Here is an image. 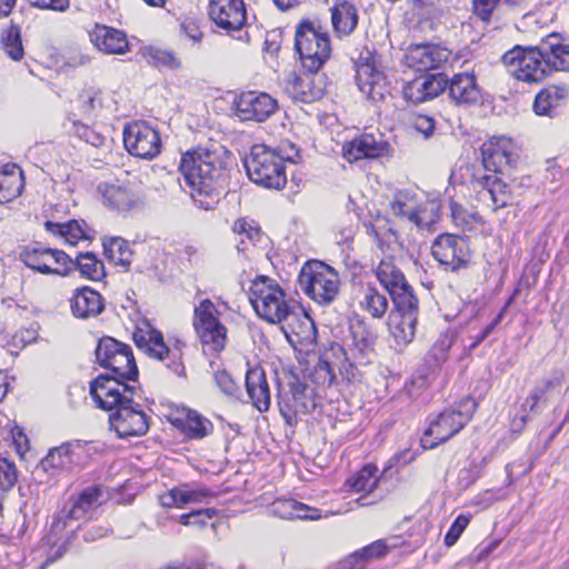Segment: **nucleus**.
Wrapping results in <instances>:
<instances>
[{
    "label": "nucleus",
    "mask_w": 569,
    "mask_h": 569,
    "mask_svg": "<svg viewBox=\"0 0 569 569\" xmlns=\"http://www.w3.org/2000/svg\"><path fill=\"white\" fill-rule=\"evenodd\" d=\"M412 127L416 131L422 133L425 138H429L435 131V120L428 116L419 114L415 117Z\"/></svg>",
    "instance_id": "nucleus-61"
},
{
    "label": "nucleus",
    "mask_w": 569,
    "mask_h": 569,
    "mask_svg": "<svg viewBox=\"0 0 569 569\" xmlns=\"http://www.w3.org/2000/svg\"><path fill=\"white\" fill-rule=\"evenodd\" d=\"M362 311L369 313L373 319H381L389 309L387 297L377 288L368 286L359 302Z\"/></svg>",
    "instance_id": "nucleus-38"
},
{
    "label": "nucleus",
    "mask_w": 569,
    "mask_h": 569,
    "mask_svg": "<svg viewBox=\"0 0 569 569\" xmlns=\"http://www.w3.org/2000/svg\"><path fill=\"white\" fill-rule=\"evenodd\" d=\"M271 511L274 516L282 519L317 520L321 518L319 509L293 499H277L271 506Z\"/></svg>",
    "instance_id": "nucleus-31"
},
{
    "label": "nucleus",
    "mask_w": 569,
    "mask_h": 569,
    "mask_svg": "<svg viewBox=\"0 0 569 569\" xmlns=\"http://www.w3.org/2000/svg\"><path fill=\"white\" fill-rule=\"evenodd\" d=\"M311 379L316 385L322 387H329L335 382V370L325 356L319 359L313 372L311 373Z\"/></svg>",
    "instance_id": "nucleus-51"
},
{
    "label": "nucleus",
    "mask_w": 569,
    "mask_h": 569,
    "mask_svg": "<svg viewBox=\"0 0 569 569\" xmlns=\"http://www.w3.org/2000/svg\"><path fill=\"white\" fill-rule=\"evenodd\" d=\"M318 71H308L300 74L295 71L284 73L282 79L283 91L295 101L311 103L321 99L326 91L322 76Z\"/></svg>",
    "instance_id": "nucleus-14"
},
{
    "label": "nucleus",
    "mask_w": 569,
    "mask_h": 569,
    "mask_svg": "<svg viewBox=\"0 0 569 569\" xmlns=\"http://www.w3.org/2000/svg\"><path fill=\"white\" fill-rule=\"evenodd\" d=\"M136 346L149 357L163 362L166 368L178 376L184 371L182 363V349L179 343L169 347L166 345L162 333L149 322L137 327L133 332Z\"/></svg>",
    "instance_id": "nucleus-9"
},
{
    "label": "nucleus",
    "mask_w": 569,
    "mask_h": 569,
    "mask_svg": "<svg viewBox=\"0 0 569 569\" xmlns=\"http://www.w3.org/2000/svg\"><path fill=\"white\" fill-rule=\"evenodd\" d=\"M377 473L378 468L375 465H366L347 480V486H349L355 492H371L377 488L379 482Z\"/></svg>",
    "instance_id": "nucleus-42"
},
{
    "label": "nucleus",
    "mask_w": 569,
    "mask_h": 569,
    "mask_svg": "<svg viewBox=\"0 0 569 569\" xmlns=\"http://www.w3.org/2000/svg\"><path fill=\"white\" fill-rule=\"evenodd\" d=\"M418 202L416 192L411 190L398 191L390 201V212L393 217L410 222Z\"/></svg>",
    "instance_id": "nucleus-37"
},
{
    "label": "nucleus",
    "mask_w": 569,
    "mask_h": 569,
    "mask_svg": "<svg viewBox=\"0 0 569 569\" xmlns=\"http://www.w3.org/2000/svg\"><path fill=\"white\" fill-rule=\"evenodd\" d=\"M483 170L472 173L471 186L477 202L492 212L513 203L510 187L500 174L509 173L518 153L513 142L506 137H493L481 147Z\"/></svg>",
    "instance_id": "nucleus-2"
},
{
    "label": "nucleus",
    "mask_w": 569,
    "mask_h": 569,
    "mask_svg": "<svg viewBox=\"0 0 569 569\" xmlns=\"http://www.w3.org/2000/svg\"><path fill=\"white\" fill-rule=\"evenodd\" d=\"M392 148L380 134L363 133L343 146V157L349 162L365 158L390 157Z\"/></svg>",
    "instance_id": "nucleus-22"
},
{
    "label": "nucleus",
    "mask_w": 569,
    "mask_h": 569,
    "mask_svg": "<svg viewBox=\"0 0 569 569\" xmlns=\"http://www.w3.org/2000/svg\"><path fill=\"white\" fill-rule=\"evenodd\" d=\"M418 315L419 301L417 297L393 305L389 316V329L399 346H407L413 340Z\"/></svg>",
    "instance_id": "nucleus-16"
},
{
    "label": "nucleus",
    "mask_w": 569,
    "mask_h": 569,
    "mask_svg": "<svg viewBox=\"0 0 569 569\" xmlns=\"http://www.w3.org/2000/svg\"><path fill=\"white\" fill-rule=\"evenodd\" d=\"M187 490L173 488L159 497L160 505L164 508H183L188 505Z\"/></svg>",
    "instance_id": "nucleus-53"
},
{
    "label": "nucleus",
    "mask_w": 569,
    "mask_h": 569,
    "mask_svg": "<svg viewBox=\"0 0 569 569\" xmlns=\"http://www.w3.org/2000/svg\"><path fill=\"white\" fill-rule=\"evenodd\" d=\"M447 86L448 78L443 73L425 74L406 83L402 93L406 100L418 104L438 97Z\"/></svg>",
    "instance_id": "nucleus-23"
},
{
    "label": "nucleus",
    "mask_w": 569,
    "mask_h": 569,
    "mask_svg": "<svg viewBox=\"0 0 569 569\" xmlns=\"http://www.w3.org/2000/svg\"><path fill=\"white\" fill-rule=\"evenodd\" d=\"M214 381L220 390L228 396H237L239 386L227 371H218L214 375Z\"/></svg>",
    "instance_id": "nucleus-57"
},
{
    "label": "nucleus",
    "mask_w": 569,
    "mask_h": 569,
    "mask_svg": "<svg viewBox=\"0 0 569 569\" xmlns=\"http://www.w3.org/2000/svg\"><path fill=\"white\" fill-rule=\"evenodd\" d=\"M180 28L183 31V33L186 34V37L188 39H190L191 41H193L194 43L200 42L203 38V33L200 30L199 24L193 20H184L180 24Z\"/></svg>",
    "instance_id": "nucleus-62"
},
{
    "label": "nucleus",
    "mask_w": 569,
    "mask_h": 569,
    "mask_svg": "<svg viewBox=\"0 0 569 569\" xmlns=\"http://www.w3.org/2000/svg\"><path fill=\"white\" fill-rule=\"evenodd\" d=\"M289 386L293 405L280 402L279 406L286 423L292 426L300 422L298 415L299 412H306L308 402H311L313 390L297 377L291 379Z\"/></svg>",
    "instance_id": "nucleus-26"
},
{
    "label": "nucleus",
    "mask_w": 569,
    "mask_h": 569,
    "mask_svg": "<svg viewBox=\"0 0 569 569\" xmlns=\"http://www.w3.org/2000/svg\"><path fill=\"white\" fill-rule=\"evenodd\" d=\"M20 260L30 269L54 276H67L71 271L73 260L62 250L27 247L20 253Z\"/></svg>",
    "instance_id": "nucleus-11"
},
{
    "label": "nucleus",
    "mask_w": 569,
    "mask_h": 569,
    "mask_svg": "<svg viewBox=\"0 0 569 569\" xmlns=\"http://www.w3.org/2000/svg\"><path fill=\"white\" fill-rule=\"evenodd\" d=\"M295 47L308 71H318L331 54L328 32L310 21L301 22L297 27Z\"/></svg>",
    "instance_id": "nucleus-7"
},
{
    "label": "nucleus",
    "mask_w": 569,
    "mask_h": 569,
    "mask_svg": "<svg viewBox=\"0 0 569 569\" xmlns=\"http://www.w3.org/2000/svg\"><path fill=\"white\" fill-rule=\"evenodd\" d=\"M100 96H101V91L99 89H94V88L86 89L80 96V99L82 101L83 111L91 112L98 108H101L102 101H101Z\"/></svg>",
    "instance_id": "nucleus-56"
},
{
    "label": "nucleus",
    "mask_w": 569,
    "mask_h": 569,
    "mask_svg": "<svg viewBox=\"0 0 569 569\" xmlns=\"http://www.w3.org/2000/svg\"><path fill=\"white\" fill-rule=\"evenodd\" d=\"M459 429L447 431V429H425L420 437V446L425 450L435 449L438 445L451 439Z\"/></svg>",
    "instance_id": "nucleus-50"
},
{
    "label": "nucleus",
    "mask_w": 569,
    "mask_h": 569,
    "mask_svg": "<svg viewBox=\"0 0 569 569\" xmlns=\"http://www.w3.org/2000/svg\"><path fill=\"white\" fill-rule=\"evenodd\" d=\"M509 73L526 83L543 81L552 71H569V44L557 33L530 47L516 46L501 58Z\"/></svg>",
    "instance_id": "nucleus-3"
},
{
    "label": "nucleus",
    "mask_w": 569,
    "mask_h": 569,
    "mask_svg": "<svg viewBox=\"0 0 569 569\" xmlns=\"http://www.w3.org/2000/svg\"><path fill=\"white\" fill-rule=\"evenodd\" d=\"M387 546L383 540H377L359 551L350 555L345 567L348 569H365V562L370 559L381 558L387 553Z\"/></svg>",
    "instance_id": "nucleus-40"
},
{
    "label": "nucleus",
    "mask_w": 569,
    "mask_h": 569,
    "mask_svg": "<svg viewBox=\"0 0 569 569\" xmlns=\"http://www.w3.org/2000/svg\"><path fill=\"white\" fill-rule=\"evenodd\" d=\"M528 0H472V13L482 22H490L500 3L510 8L525 9Z\"/></svg>",
    "instance_id": "nucleus-41"
},
{
    "label": "nucleus",
    "mask_w": 569,
    "mask_h": 569,
    "mask_svg": "<svg viewBox=\"0 0 569 569\" xmlns=\"http://www.w3.org/2000/svg\"><path fill=\"white\" fill-rule=\"evenodd\" d=\"M123 143L130 154L146 160L154 159L162 147L158 131L144 121H134L124 127Z\"/></svg>",
    "instance_id": "nucleus-12"
},
{
    "label": "nucleus",
    "mask_w": 569,
    "mask_h": 569,
    "mask_svg": "<svg viewBox=\"0 0 569 569\" xmlns=\"http://www.w3.org/2000/svg\"><path fill=\"white\" fill-rule=\"evenodd\" d=\"M112 372L100 375L90 383V395L97 406L106 411H111L109 421L113 423L144 425L151 423L141 410L133 407L134 388L124 380H136L138 368L131 348L124 345V351L120 352L106 368Z\"/></svg>",
    "instance_id": "nucleus-1"
},
{
    "label": "nucleus",
    "mask_w": 569,
    "mask_h": 569,
    "mask_svg": "<svg viewBox=\"0 0 569 569\" xmlns=\"http://www.w3.org/2000/svg\"><path fill=\"white\" fill-rule=\"evenodd\" d=\"M298 282L301 290L319 305L331 303L340 290L338 272L319 261L306 263L300 271Z\"/></svg>",
    "instance_id": "nucleus-8"
},
{
    "label": "nucleus",
    "mask_w": 569,
    "mask_h": 569,
    "mask_svg": "<svg viewBox=\"0 0 569 569\" xmlns=\"http://www.w3.org/2000/svg\"><path fill=\"white\" fill-rule=\"evenodd\" d=\"M71 463V450L69 443H63L59 447L49 450L48 455L41 459L36 467V473L43 472L48 475H56L59 471L68 468Z\"/></svg>",
    "instance_id": "nucleus-36"
},
{
    "label": "nucleus",
    "mask_w": 569,
    "mask_h": 569,
    "mask_svg": "<svg viewBox=\"0 0 569 569\" xmlns=\"http://www.w3.org/2000/svg\"><path fill=\"white\" fill-rule=\"evenodd\" d=\"M246 390L254 408L260 412L269 409L271 397L264 371L260 367L249 368L246 373Z\"/></svg>",
    "instance_id": "nucleus-28"
},
{
    "label": "nucleus",
    "mask_w": 569,
    "mask_h": 569,
    "mask_svg": "<svg viewBox=\"0 0 569 569\" xmlns=\"http://www.w3.org/2000/svg\"><path fill=\"white\" fill-rule=\"evenodd\" d=\"M104 253L116 264L129 266L132 252L128 242L119 237L111 238L103 242Z\"/></svg>",
    "instance_id": "nucleus-46"
},
{
    "label": "nucleus",
    "mask_w": 569,
    "mask_h": 569,
    "mask_svg": "<svg viewBox=\"0 0 569 569\" xmlns=\"http://www.w3.org/2000/svg\"><path fill=\"white\" fill-rule=\"evenodd\" d=\"M569 89L565 84H551L540 90L533 102V110L539 116H551L552 111L567 99Z\"/></svg>",
    "instance_id": "nucleus-32"
},
{
    "label": "nucleus",
    "mask_w": 569,
    "mask_h": 569,
    "mask_svg": "<svg viewBox=\"0 0 569 569\" xmlns=\"http://www.w3.org/2000/svg\"><path fill=\"white\" fill-rule=\"evenodd\" d=\"M179 170L186 186L190 188L193 202L204 210L211 209L217 184L224 177L220 157L213 151L199 148L182 157Z\"/></svg>",
    "instance_id": "nucleus-4"
},
{
    "label": "nucleus",
    "mask_w": 569,
    "mask_h": 569,
    "mask_svg": "<svg viewBox=\"0 0 569 569\" xmlns=\"http://www.w3.org/2000/svg\"><path fill=\"white\" fill-rule=\"evenodd\" d=\"M70 307L73 316L79 319L97 317L104 309L102 296L88 287L74 291Z\"/></svg>",
    "instance_id": "nucleus-29"
},
{
    "label": "nucleus",
    "mask_w": 569,
    "mask_h": 569,
    "mask_svg": "<svg viewBox=\"0 0 569 569\" xmlns=\"http://www.w3.org/2000/svg\"><path fill=\"white\" fill-rule=\"evenodd\" d=\"M447 60V53L432 44H416L406 53V63L417 71L438 68Z\"/></svg>",
    "instance_id": "nucleus-27"
},
{
    "label": "nucleus",
    "mask_w": 569,
    "mask_h": 569,
    "mask_svg": "<svg viewBox=\"0 0 569 569\" xmlns=\"http://www.w3.org/2000/svg\"><path fill=\"white\" fill-rule=\"evenodd\" d=\"M452 342L453 335L451 332L441 333L432 347V356L438 361L443 360L446 358L447 351L451 348Z\"/></svg>",
    "instance_id": "nucleus-59"
},
{
    "label": "nucleus",
    "mask_w": 569,
    "mask_h": 569,
    "mask_svg": "<svg viewBox=\"0 0 569 569\" xmlns=\"http://www.w3.org/2000/svg\"><path fill=\"white\" fill-rule=\"evenodd\" d=\"M12 430V441L17 453L20 457H23L24 453L29 450V439L23 433V429H11Z\"/></svg>",
    "instance_id": "nucleus-63"
},
{
    "label": "nucleus",
    "mask_w": 569,
    "mask_h": 569,
    "mask_svg": "<svg viewBox=\"0 0 569 569\" xmlns=\"http://www.w3.org/2000/svg\"><path fill=\"white\" fill-rule=\"evenodd\" d=\"M152 59L159 67H166L171 70H178L181 67L180 60L172 53L166 50H156L152 53Z\"/></svg>",
    "instance_id": "nucleus-58"
},
{
    "label": "nucleus",
    "mask_w": 569,
    "mask_h": 569,
    "mask_svg": "<svg viewBox=\"0 0 569 569\" xmlns=\"http://www.w3.org/2000/svg\"><path fill=\"white\" fill-rule=\"evenodd\" d=\"M331 22L338 36H348L358 23L356 7L347 0H338L331 8Z\"/></svg>",
    "instance_id": "nucleus-33"
},
{
    "label": "nucleus",
    "mask_w": 569,
    "mask_h": 569,
    "mask_svg": "<svg viewBox=\"0 0 569 569\" xmlns=\"http://www.w3.org/2000/svg\"><path fill=\"white\" fill-rule=\"evenodd\" d=\"M286 295L278 283L268 277H257L249 289V300L257 315L270 323L287 321L293 332V321L297 316L291 312L284 299Z\"/></svg>",
    "instance_id": "nucleus-5"
},
{
    "label": "nucleus",
    "mask_w": 569,
    "mask_h": 569,
    "mask_svg": "<svg viewBox=\"0 0 569 569\" xmlns=\"http://www.w3.org/2000/svg\"><path fill=\"white\" fill-rule=\"evenodd\" d=\"M249 179L263 188L280 190L287 183L282 157L264 144H256L244 160Z\"/></svg>",
    "instance_id": "nucleus-6"
},
{
    "label": "nucleus",
    "mask_w": 569,
    "mask_h": 569,
    "mask_svg": "<svg viewBox=\"0 0 569 569\" xmlns=\"http://www.w3.org/2000/svg\"><path fill=\"white\" fill-rule=\"evenodd\" d=\"M73 267L80 271L82 277L93 281L101 280L106 274L102 261L98 260L92 252L79 253L73 260L71 269Z\"/></svg>",
    "instance_id": "nucleus-44"
},
{
    "label": "nucleus",
    "mask_w": 569,
    "mask_h": 569,
    "mask_svg": "<svg viewBox=\"0 0 569 569\" xmlns=\"http://www.w3.org/2000/svg\"><path fill=\"white\" fill-rule=\"evenodd\" d=\"M477 408L472 398H465L456 407L443 410L437 419L430 422V427H466Z\"/></svg>",
    "instance_id": "nucleus-30"
},
{
    "label": "nucleus",
    "mask_w": 569,
    "mask_h": 569,
    "mask_svg": "<svg viewBox=\"0 0 569 569\" xmlns=\"http://www.w3.org/2000/svg\"><path fill=\"white\" fill-rule=\"evenodd\" d=\"M148 429H109L112 438L130 440L131 438H140L147 433Z\"/></svg>",
    "instance_id": "nucleus-64"
},
{
    "label": "nucleus",
    "mask_w": 569,
    "mask_h": 569,
    "mask_svg": "<svg viewBox=\"0 0 569 569\" xmlns=\"http://www.w3.org/2000/svg\"><path fill=\"white\" fill-rule=\"evenodd\" d=\"M122 351H124V343L111 337H104L98 342L96 358L101 367L107 368L113 358Z\"/></svg>",
    "instance_id": "nucleus-47"
},
{
    "label": "nucleus",
    "mask_w": 569,
    "mask_h": 569,
    "mask_svg": "<svg viewBox=\"0 0 569 569\" xmlns=\"http://www.w3.org/2000/svg\"><path fill=\"white\" fill-rule=\"evenodd\" d=\"M72 129L76 136L93 147H100L104 142L102 134L79 121H72Z\"/></svg>",
    "instance_id": "nucleus-52"
},
{
    "label": "nucleus",
    "mask_w": 569,
    "mask_h": 569,
    "mask_svg": "<svg viewBox=\"0 0 569 569\" xmlns=\"http://www.w3.org/2000/svg\"><path fill=\"white\" fill-rule=\"evenodd\" d=\"M440 217V204L436 200L419 201L410 223L420 229H430Z\"/></svg>",
    "instance_id": "nucleus-43"
},
{
    "label": "nucleus",
    "mask_w": 569,
    "mask_h": 569,
    "mask_svg": "<svg viewBox=\"0 0 569 569\" xmlns=\"http://www.w3.org/2000/svg\"><path fill=\"white\" fill-rule=\"evenodd\" d=\"M107 500L106 492L101 486L84 488L77 497H72L59 512L52 525L53 531H59L67 526L69 520H79L89 511L100 507Z\"/></svg>",
    "instance_id": "nucleus-15"
},
{
    "label": "nucleus",
    "mask_w": 569,
    "mask_h": 569,
    "mask_svg": "<svg viewBox=\"0 0 569 569\" xmlns=\"http://www.w3.org/2000/svg\"><path fill=\"white\" fill-rule=\"evenodd\" d=\"M166 418L173 427H206L207 423L212 426L210 420L186 407L171 409Z\"/></svg>",
    "instance_id": "nucleus-45"
},
{
    "label": "nucleus",
    "mask_w": 569,
    "mask_h": 569,
    "mask_svg": "<svg viewBox=\"0 0 569 569\" xmlns=\"http://www.w3.org/2000/svg\"><path fill=\"white\" fill-rule=\"evenodd\" d=\"M449 98L457 104H475L481 98V90L476 76L470 72H460L448 79Z\"/></svg>",
    "instance_id": "nucleus-25"
},
{
    "label": "nucleus",
    "mask_w": 569,
    "mask_h": 569,
    "mask_svg": "<svg viewBox=\"0 0 569 569\" xmlns=\"http://www.w3.org/2000/svg\"><path fill=\"white\" fill-rule=\"evenodd\" d=\"M469 522L470 516H458L453 523L451 525L449 531L445 536V545L448 547L453 546L458 541V539L460 538L461 533L465 531Z\"/></svg>",
    "instance_id": "nucleus-55"
},
{
    "label": "nucleus",
    "mask_w": 569,
    "mask_h": 569,
    "mask_svg": "<svg viewBox=\"0 0 569 569\" xmlns=\"http://www.w3.org/2000/svg\"><path fill=\"white\" fill-rule=\"evenodd\" d=\"M193 327L204 352L219 353L227 343V328L218 318V310L209 299H203L193 311Z\"/></svg>",
    "instance_id": "nucleus-10"
},
{
    "label": "nucleus",
    "mask_w": 569,
    "mask_h": 569,
    "mask_svg": "<svg viewBox=\"0 0 569 569\" xmlns=\"http://www.w3.org/2000/svg\"><path fill=\"white\" fill-rule=\"evenodd\" d=\"M232 230L234 233H238L239 236L244 237L252 242L259 241L260 229L252 220L249 221L244 218L238 219L234 222Z\"/></svg>",
    "instance_id": "nucleus-54"
},
{
    "label": "nucleus",
    "mask_w": 569,
    "mask_h": 569,
    "mask_svg": "<svg viewBox=\"0 0 569 569\" xmlns=\"http://www.w3.org/2000/svg\"><path fill=\"white\" fill-rule=\"evenodd\" d=\"M19 471L13 461L0 456V491H10L18 482Z\"/></svg>",
    "instance_id": "nucleus-49"
},
{
    "label": "nucleus",
    "mask_w": 569,
    "mask_h": 569,
    "mask_svg": "<svg viewBox=\"0 0 569 569\" xmlns=\"http://www.w3.org/2000/svg\"><path fill=\"white\" fill-rule=\"evenodd\" d=\"M376 276L381 286L388 291L393 305L402 303V301L409 300V298H416L412 287L393 260H381L376 269Z\"/></svg>",
    "instance_id": "nucleus-19"
},
{
    "label": "nucleus",
    "mask_w": 569,
    "mask_h": 569,
    "mask_svg": "<svg viewBox=\"0 0 569 569\" xmlns=\"http://www.w3.org/2000/svg\"><path fill=\"white\" fill-rule=\"evenodd\" d=\"M33 8L41 10L66 11L70 6V0H28Z\"/></svg>",
    "instance_id": "nucleus-60"
},
{
    "label": "nucleus",
    "mask_w": 569,
    "mask_h": 569,
    "mask_svg": "<svg viewBox=\"0 0 569 569\" xmlns=\"http://www.w3.org/2000/svg\"><path fill=\"white\" fill-rule=\"evenodd\" d=\"M209 16L218 28L236 31L244 26L247 10L243 0H210Z\"/></svg>",
    "instance_id": "nucleus-21"
},
{
    "label": "nucleus",
    "mask_w": 569,
    "mask_h": 569,
    "mask_svg": "<svg viewBox=\"0 0 569 569\" xmlns=\"http://www.w3.org/2000/svg\"><path fill=\"white\" fill-rule=\"evenodd\" d=\"M23 173L17 166H6L0 170V203H7L21 194Z\"/></svg>",
    "instance_id": "nucleus-35"
},
{
    "label": "nucleus",
    "mask_w": 569,
    "mask_h": 569,
    "mask_svg": "<svg viewBox=\"0 0 569 569\" xmlns=\"http://www.w3.org/2000/svg\"><path fill=\"white\" fill-rule=\"evenodd\" d=\"M563 375L555 372L552 377L541 380L532 390L530 397L526 400L525 406L530 410H535L541 403H546L553 399L561 391Z\"/></svg>",
    "instance_id": "nucleus-34"
},
{
    "label": "nucleus",
    "mask_w": 569,
    "mask_h": 569,
    "mask_svg": "<svg viewBox=\"0 0 569 569\" xmlns=\"http://www.w3.org/2000/svg\"><path fill=\"white\" fill-rule=\"evenodd\" d=\"M277 108V101L264 92H243L234 100V112L241 121L262 122L272 116Z\"/></svg>",
    "instance_id": "nucleus-17"
},
{
    "label": "nucleus",
    "mask_w": 569,
    "mask_h": 569,
    "mask_svg": "<svg viewBox=\"0 0 569 569\" xmlns=\"http://www.w3.org/2000/svg\"><path fill=\"white\" fill-rule=\"evenodd\" d=\"M359 90L372 101H381L389 94L385 74L377 69L372 58H361L356 68Z\"/></svg>",
    "instance_id": "nucleus-18"
},
{
    "label": "nucleus",
    "mask_w": 569,
    "mask_h": 569,
    "mask_svg": "<svg viewBox=\"0 0 569 569\" xmlns=\"http://www.w3.org/2000/svg\"><path fill=\"white\" fill-rule=\"evenodd\" d=\"M98 190L103 204L117 213L127 214L142 206L140 194L129 184L104 183Z\"/></svg>",
    "instance_id": "nucleus-20"
},
{
    "label": "nucleus",
    "mask_w": 569,
    "mask_h": 569,
    "mask_svg": "<svg viewBox=\"0 0 569 569\" xmlns=\"http://www.w3.org/2000/svg\"><path fill=\"white\" fill-rule=\"evenodd\" d=\"M90 41L101 52L123 54L129 50L127 34L104 24H96L89 32Z\"/></svg>",
    "instance_id": "nucleus-24"
},
{
    "label": "nucleus",
    "mask_w": 569,
    "mask_h": 569,
    "mask_svg": "<svg viewBox=\"0 0 569 569\" xmlns=\"http://www.w3.org/2000/svg\"><path fill=\"white\" fill-rule=\"evenodd\" d=\"M1 42L7 54L14 61H19L23 57V47L21 41L20 28L11 24L2 34Z\"/></svg>",
    "instance_id": "nucleus-48"
},
{
    "label": "nucleus",
    "mask_w": 569,
    "mask_h": 569,
    "mask_svg": "<svg viewBox=\"0 0 569 569\" xmlns=\"http://www.w3.org/2000/svg\"><path fill=\"white\" fill-rule=\"evenodd\" d=\"M431 253L441 266L451 271L467 267L471 258L467 239L451 233L438 236L432 243Z\"/></svg>",
    "instance_id": "nucleus-13"
},
{
    "label": "nucleus",
    "mask_w": 569,
    "mask_h": 569,
    "mask_svg": "<svg viewBox=\"0 0 569 569\" xmlns=\"http://www.w3.org/2000/svg\"><path fill=\"white\" fill-rule=\"evenodd\" d=\"M84 224V222L81 224L77 220H70L66 223L47 221L44 227L48 232L60 237L66 243L76 244L79 240L88 239L87 232L83 229Z\"/></svg>",
    "instance_id": "nucleus-39"
}]
</instances>
